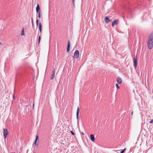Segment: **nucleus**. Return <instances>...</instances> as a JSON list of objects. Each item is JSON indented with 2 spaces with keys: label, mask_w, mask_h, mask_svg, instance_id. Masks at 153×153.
I'll return each instance as SVG.
<instances>
[{
  "label": "nucleus",
  "mask_w": 153,
  "mask_h": 153,
  "mask_svg": "<svg viewBox=\"0 0 153 153\" xmlns=\"http://www.w3.org/2000/svg\"><path fill=\"white\" fill-rule=\"evenodd\" d=\"M3 133L4 136V138H6L7 137L8 133L7 130V129L4 128Z\"/></svg>",
  "instance_id": "f03ea898"
},
{
  "label": "nucleus",
  "mask_w": 153,
  "mask_h": 153,
  "mask_svg": "<svg viewBox=\"0 0 153 153\" xmlns=\"http://www.w3.org/2000/svg\"><path fill=\"white\" fill-rule=\"evenodd\" d=\"M133 114V112H132V114Z\"/></svg>",
  "instance_id": "cd10ccee"
},
{
  "label": "nucleus",
  "mask_w": 153,
  "mask_h": 153,
  "mask_svg": "<svg viewBox=\"0 0 153 153\" xmlns=\"http://www.w3.org/2000/svg\"><path fill=\"white\" fill-rule=\"evenodd\" d=\"M37 13H38V17L40 18H41V12L40 11Z\"/></svg>",
  "instance_id": "2eb2a0df"
},
{
  "label": "nucleus",
  "mask_w": 153,
  "mask_h": 153,
  "mask_svg": "<svg viewBox=\"0 0 153 153\" xmlns=\"http://www.w3.org/2000/svg\"><path fill=\"white\" fill-rule=\"evenodd\" d=\"M117 83L119 84H120L122 83V79L120 78L119 77H118L117 78Z\"/></svg>",
  "instance_id": "39448f33"
},
{
  "label": "nucleus",
  "mask_w": 153,
  "mask_h": 153,
  "mask_svg": "<svg viewBox=\"0 0 153 153\" xmlns=\"http://www.w3.org/2000/svg\"><path fill=\"white\" fill-rule=\"evenodd\" d=\"M70 47V44L69 41H68V46H67V52H68L69 51Z\"/></svg>",
  "instance_id": "9b49d317"
},
{
  "label": "nucleus",
  "mask_w": 153,
  "mask_h": 153,
  "mask_svg": "<svg viewBox=\"0 0 153 153\" xmlns=\"http://www.w3.org/2000/svg\"><path fill=\"white\" fill-rule=\"evenodd\" d=\"M52 72H53V74H51V79H53L55 77V69L53 70Z\"/></svg>",
  "instance_id": "0eeeda50"
},
{
  "label": "nucleus",
  "mask_w": 153,
  "mask_h": 153,
  "mask_svg": "<svg viewBox=\"0 0 153 153\" xmlns=\"http://www.w3.org/2000/svg\"><path fill=\"white\" fill-rule=\"evenodd\" d=\"M38 138H39V137H38V136L37 135H36V140L35 141V144L36 145L37 144H36V141H37V140L38 139Z\"/></svg>",
  "instance_id": "4468645a"
},
{
  "label": "nucleus",
  "mask_w": 153,
  "mask_h": 153,
  "mask_svg": "<svg viewBox=\"0 0 153 153\" xmlns=\"http://www.w3.org/2000/svg\"><path fill=\"white\" fill-rule=\"evenodd\" d=\"M126 149H124L121 152H120V153H124V152H125V151Z\"/></svg>",
  "instance_id": "a211bd4d"
},
{
  "label": "nucleus",
  "mask_w": 153,
  "mask_h": 153,
  "mask_svg": "<svg viewBox=\"0 0 153 153\" xmlns=\"http://www.w3.org/2000/svg\"><path fill=\"white\" fill-rule=\"evenodd\" d=\"M116 86L117 88L119 89L120 88L119 86H118V85L117 84H116Z\"/></svg>",
  "instance_id": "6ab92c4d"
},
{
  "label": "nucleus",
  "mask_w": 153,
  "mask_h": 153,
  "mask_svg": "<svg viewBox=\"0 0 153 153\" xmlns=\"http://www.w3.org/2000/svg\"><path fill=\"white\" fill-rule=\"evenodd\" d=\"M24 29H22V33H21V36H23L24 35Z\"/></svg>",
  "instance_id": "dca6fc26"
},
{
  "label": "nucleus",
  "mask_w": 153,
  "mask_h": 153,
  "mask_svg": "<svg viewBox=\"0 0 153 153\" xmlns=\"http://www.w3.org/2000/svg\"><path fill=\"white\" fill-rule=\"evenodd\" d=\"M38 22H39V20H37L36 21V23L37 25H38V24H39Z\"/></svg>",
  "instance_id": "aec40b11"
},
{
  "label": "nucleus",
  "mask_w": 153,
  "mask_h": 153,
  "mask_svg": "<svg viewBox=\"0 0 153 153\" xmlns=\"http://www.w3.org/2000/svg\"><path fill=\"white\" fill-rule=\"evenodd\" d=\"M82 134H83V135H84V134L83 132H82Z\"/></svg>",
  "instance_id": "a878e982"
},
{
  "label": "nucleus",
  "mask_w": 153,
  "mask_h": 153,
  "mask_svg": "<svg viewBox=\"0 0 153 153\" xmlns=\"http://www.w3.org/2000/svg\"><path fill=\"white\" fill-rule=\"evenodd\" d=\"M39 31L40 33L42 32V25L41 23H39Z\"/></svg>",
  "instance_id": "ddd939ff"
},
{
  "label": "nucleus",
  "mask_w": 153,
  "mask_h": 153,
  "mask_svg": "<svg viewBox=\"0 0 153 153\" xmlns=\"http://www.w3.org/2000/svg\"><path fill=\"white\" fill-rule=\"evenodd\" d=\"M74 0H73V3L74 4Z\"/></svg>",
  "instance_id": "b1692460"
},
{
  "label": "nucleus",
  "mask_w": 153,
  "mask_h": 153,
  "mask_svg": "<svg viewBox=\"0 0 153 153\" xmlns=\"http://www.w3.org/2000/svg\"><path fill=\"white\" fill-rule=\"evenodd\" d=\"M148 46L150 49H151L153 47V33H151L149 35Z\"/></svg>",
  "instance_id": "f257e3e1"
},
{
  "label": "nucleus",
  "mask_w": 153,
  "mask_h": 153,
  "mask_svg": "<svg viewBox=\"0 0 153 153\" xmlns=\"http://www.w3.org/2000/svg\"><path fill=\"white\" fill-rule=\"evenodd\" d=\"M15 153V152H14V153Z\"/></svg>",
  "instance_id": "c85d7f7f"
},
{
  "label": "nucleus",
  "mask_w": 153,
  "mask_h": 153,
  "mask_svg": "<svg viewBox=\"0 0 153 153\" xmlns=\"http://www.w3.org/2000/svg\"><path fill=\"white\" fill-rule=\"evenodd\" d=\"M79 51L76 50L74 53V57L76 58H78L79 57Z\"/></svg>",
  "instance_id": "7ed1b4c3"
},
{
  "label": "nucleus",
  "mask_w": 153,
  "mask_h": 153,
  "mask_svg": "<svg viewBox=\"0 0 153 153\" xmlns=\"http://www.w3.org/2000/svg\"><path fill=\"white\" fill-rule=\"evenodd\" d=\"M41 39V36H39V39H38V44H39L40 41Z\"/></svg>",
  "instance_id": "f3484780"
},
{
  "label": "nucleus",
  "mask_w": 153,
  "mask_h": 153,
  "mask_svg": "<svg viewBox=\"0 0 153 153\" xmlns=\"http://www.w3.org/2000/svg\"><path fill=\"white\" fill-rule=\"evenodd\" d=\"M32 25H33V21H32Z\"/></svg>",
  "instance_id": "5701e85b"
},
{
  "label": "nucleus",
  "mask_w": 153,
  "mask_h": 153,
  "mask_svg": "<svg viewBox=\"0 0 153 153\" xmlns=\"http://www.w3.org/2000/svg\"><path fill=\"white\" fill-rule=\"evenodd\" d=\"M34 153H35V152H34Z\"/></svg>",
  "instance_id": "c756f323"
},
{
  "label": "nucleus",
  "mask_w": 153,
  "mask_h": 153,
  "mask_svg": "<svg viewBox=\"0 0 153 153\" xmlns=\"http://www.w3.org/2000/svg\"><path fill=\"white\" fill-rule=\"evenodd\" d=\"M105 20L106 23H107L110 22V20L108 17H105Z\"/></svg>",
  "instance_id": "f8f14e48"
},
{
  "label": "nucleus",
  "mask_w": 153,
  "mask_h": 153,
  "mask_svg": "<svg viewBox=\"0 0 153 153\" xmlns=\"http://www.w3.org/2000/svg\"><path fill=\"white\" fill-rule=\"evenodd\" d=\"M134 66L135 68L137 66V59L136 57H134L133 59Z\"/></svg>",
  "instance_id": "20e7f679"
},
{
  "label": "nucleus",
  "mask_w": 153,
  "mask_h": 153,
  "mask_svg": "<svg viewBox=\"0 0 153 153\" xmlns=\"http://www.w3.org/2000/svg\"><path fill=\"white\" fill-rule=\"evenodd\" d=\"M31 20H32V21H33L32 18H31Z\"/></svg>",
  "instance_id": "393cba45"
},
{
  "label": "nucleus",
  "mask_w": 153,
  "mask_h": 153,
  "mask_svg": "<svg viewBox=\"0 0 153 153\" xmlns=\"http://www.w3.org/2000/svg\"><path fill=\"white\" fill-rule=\"evenodd\" d=\"M36 10L37 12L40 11V8L38 4H37V6L36 8Z\"/></svg>",
  "instance_id": "1a4fd4ad"
},
{
  "label": "nucleus",
  "mask_w": 153,
  "mask_h": 153,
  "mask_svg": "<svg viewBox=\"0 0 153 153\" xmlns=\"http://www.w3.org/2000/svg\"><path fill=\"white\" fill-rule=\"evenodd\" d=\"M1 44V43L0 42V45Z\"/></svg>",
  "instance_id": "bb28decb"
},
{
  "label": "nucleus",
  "mask_w": 153,
  "mask_h": 153,
  "mask_svg": "<svg viewBox=\"0 0 153 153\" xmlns=\"http://www.w3.org/2000/svg\"><path fill=\"white\" fill-rule=\"evenodd\" d=\"M90 137L91 140L93 142H94L95 140V138L94 135L93 134H91Z\"/></svg>",
  "instance_id": "6e6552de"
},
{
  "label": "nucleus",
  "mask_w": 153,
  "mask_h": 153,
  "mask_svg": "<svg viewBox=\"0 0 153 153\" xmlns=\"http://www.w3.org/2000/svg\"><path fill=\"white\" fill-rule=\"evenodd\" d=\"M118 21L117 20H115L112 23V26L114 27V25H117L118 24Z\"/></svg>",
  "instance_id": "423d86ee"
},
{
  "label": "nucleus",
  "mask_w": 153,
  "mask_h": 153,
  "mask_svg": "<svg viewBox=\"0 0 153 153\" xmlns=\"http://www.w3.org/2000/svg\"><path fill=\"white\" fill-rule=\"evenodd\" d=\"M79 107H78L76 112V118L77 119H78L79 113Z\"/></svg>",
  "instance_id": "9d476101"
},
{
  "label": "nucleus",
  "mask_w": 153,
  "mask_h": 153,
  "mask_svg": "<svg viewBox=\"0 0 153 153\" xmlns=\"http://www.w3.org/2000/svg\"><path fill=\"white\" fill-rule=\"evenodd\" d=\"M71 132L72 134H73V135H74V133L73 131H71Z\"/></svg>",
  "instance_id": "4be33fe9"
},
{
  "label": "nucleus",
  "mask_w": 153,
  "mask_h": 153,
  "mask_svg": "<svg viewBox=\"0 0 153 153\" xmlns=\"http://www.w3.org/2000/svg\"><path fill=\"white\" fill-rule=\"evenodd\" d=\"M153 123V120H151L150 121V123Z\"/></svg>",
  "instance_id": "412c9836"
}]
</instances>
